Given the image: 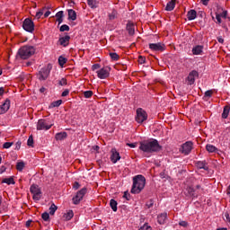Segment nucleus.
Wrapping results in <instances>:
<instances>
[{
  "label": "nucleus",
  "mask_w": 230,
  "mask_h": 230,
  "mask_svg": "<svg viewBox=\"0 0 230 230\" xmlns=\"http://www.w3.org/2000/svg\"><path fill=\"white\" fill-rule=\"evenodd\" d=\"M139 150L146 154H155L163 150V146L159 144L157 139L152 138L150 140H144L139 144Z\"/></svg>",
  "instance_id": "obj_1"
},
{
  "label": "nucleus",
  "mask_w": 230,
  "mask_h": 230,
  "mask_svg": "<svg viewBox=\"0 0 230 230\" xmlns=\"http://www.w3.org/2000/svg\"><path fill=\"white\" fill-rule=\"evenodd\" d=\"M146 184V179L145 176L138 174L133 177V185L131 188V193L133 195H137V193H141L143 190H145V185Z\"/></svg>",
  "instance_id": "obj_2"
},
{
  "label": "nucleus",
  "mask_w": 230,
  "mask_h": 230,
  "mask_svg": "<svg viewBox=\"0 0 230 230\" xmlns=\"http://www.w3.org/2000/svg\"><path fill=\"white\" fill-rule=\"evenodd\" d=\"M18 55L20 58L26 60L30 57H32V55H35V47L29 45L23 46L18 50Z\"/></svg>",
  "instance_id": "obj_3"
},
{
  "label": "nucleus",
  "mask_w": 230,
  "mask_h": 230,
  "mask_svg": "<svg viewBox=\"0 0 230 230\" xmlns=\"http://www.w3.org/2000/svg\"><path fill=\"white\" fill-rule=\"evenodd\" d=\"M51 65L49 64L47 66L42 67L37 74V78L40 82H46L47 78H49L51 73Z\"/></svg>",
  "instance_id": "obj_4"
},
{
  "label": "nucleus",
  "mask_w": 230,
  "mask_h": 230,
  "mask_svg": "<svg viewBox=\"0 0 230 230\" xmlns=\"http://www.w3.org/2000/svg\"><path fill=\"white\" fill-rule=\"evenodd\" d=\"M137 123H145L148 119V114L143 108L137 109V115L135 117Z\"/></svg>",
  "instance_id": "obj_5"
},
{
  "label": "nucleus",
  "mask_w": 230,
  "mask_h": 230,
  "mask_svg": "<svg viewBox=\"0 0 230 230\" xmlns=\"http://www.w3.org/2000/svg\"><path fill=\"white\" fill-rule=\"evenodd\" d=\"M22 28L25 31H28L29 33H33V31H35V23H33V21H31V19L27 18L23 21Z\"/></svg>",
  "instance_id": "obj_6"
},
{
  "label": "nucleus",
  "mask_w": 230,
  "mask_h": 230,
  "mask_svg": "<svg viewBox=\"0 0 230 230\" xmlns=\"http://www.w3.org/2000/svg\"><path fill=\"white\" fill-rule=\"evenodd\" d=\"M30 191L33 195V200H40V195L42 194V191H40V188H39V185L32 184L30 188Z\"/></svg>",
  "instance_id": "obj_7"
},
{
  "label": "nucleus",
  "mask_w": 230,
  "mask_h": 230,
  "mask_svg": "<svg viewBox=\"0 0 230 230\" xmlns=\"http://www.w3.org/2000/svg\"><path fill=\"white\" fill-rule=\"evenodd\" d=\"M87 193V188H83L79 191H77L76 195L73 198V202L75 206L77 204H80V201L83 200L84 197H85V194Z\"/></svg>",
  "instance_id": "obj_8"
},
{
  "label": "nucleus",
  "mask_w": 230,
  "mask_h": 230,
  "mask_svg": "<svg viewBox=\"0 0 230 230\" xmlns=\"http://www.w3.org/2000/svg\"><path fill=\"white\" fill-rule=\"evenodd\" d=\"M97 76L101 80H105V78H109L111 75V67L105 66L98 70L97 72Z\"/></svg>",
  "instance_id": "obj_9"
},
{
  "label": "nucleus",
  "mask_w": 230,
  "mask_h": 230,
  "mask_svg": "<svg viewBox=\"0 0 230 230\" xmlns=\"http://www.w3.org/2000/svg\"><path fill=\"white\" fill-rule=\"evenodd\" d=\"M51 127H53V124H48L46 119H40L38 120L36 128L37 130H49Z\"/></svg>",
  "instance_id": "obj_10"
},
{
  "label": "nucleus",
  "mask_w": 230,
  "mask_h": 230,
  "mask_svg": "<svg viewBox=\"0 0 230 230\" xmlns=\"http://www.w3.org/2000/svg\"><path fill=\"white\" fill-rule=\"evenodd\" d=\"M182 150V154H184V155H190V154H191V150H193V142L191 141H188L185 142L182 146H181Z\"/></svg>",
  "instance_id": "obj_11"
},
{
  "label": "nucleus",
  "mask_w": 230,
  "mask_h": 230,
  "mask_svg": "<svg viewBox=\"0 0 230 230\" xmlns=\"http://www.w3.org/2000/svg\"><path fill=\"white\" fill-rule=\"evenodd\" d=\"M149 49H151V51H164V49H166V46L161 42L150 43Z\"/></svg>",
  "instance_id": "obj_12"
},
{
  "label": "nucleus",
  "mask_w": 230,
  "mask_h": 230,
  "mask_svg": "<svg viewBox=\"0 0 230 230\" xmlns=\"http://www.w3.org/2000/svg\"><path fill=\"white\" fill-rule=\"evenodd\" d=\"M10 111V99H5L4 102L0 105V114H6Z\"/></svg>",
  "instance_id": "obj_13"
},
{
  "label": "nucleus",
  "mask_w": 230,
  "mask_h": 230,
  "mask_svg": "<svg viewBox=\"0 0 230 230\" xmlns=\"http://www.w3.org/2000/svg\"><path fill=\"white\" fill-rule=\"evenodd\" d=\"M121 159V156L119 155V153L117 152L116 148L111 149V161L113 163V164H116L118 161Z\"/></svg>",
  "instance_id": "obj_14"
},
{
  "label": "nucleus",
  "mask_w": 230,
  "mask_h": 230,
  "mask_svg": "<svg viewBox=\"0 0 230 230\" xmlns=\"http://www.w3.org/2000/svg\"><path fill=\"white\" fill-rule=\"evenodd\" d=\"M195 166L198 168V170H205V172H208L209 170V167L208 166V162H206V160L195 162Z\"/></svg>",
  "instance_id": "obj_15"
},
{
  "label": "nucleus",
  "mask_w": 230,
  "mask_h": 230,
  "mask_svg": "<svg viewBox=\"0 0 230 230\" xmlns=\"http://www.w3.org/2000/svg\"><path fill=\"white\" fill-rule=\"evenodd\" d=\"M196 76H199V72H197L196 70H193L191 71L188 77H187V80H188V84L189 85H193V84H195V77Z\"/></svg>",
  "instance_id": "obj_16"
},
{
  "label": "nucleus",
  "mask_w": 230,
  "mask_h": 230,
  "mask_svg": "<svg viewBox=\"0 0 230 230\" xmlns=\"http://www.w3.org/2000/svg\"><path fill=\"white\" fill-rule=\"evenodd\" d=\"M69 40H71V36L66 35L65 37L59 38L58 42L60 46L66 48V46H69Z\"/></svg>",
  "instance_id": "obj_17"
},
{
  "label": "nucleus",
  "mask_w": 230,
  "mask_h": 230,
  "mask_svg": "<svg viewBox=\"0 0 230 230\" xmlns=\"http://www.w3.org/2000/svg\"><path fill=\"white\" fill-rule=\"evenodd\" d=\"M202 53H204V46L196 45L192 48V54L193 55H202Z\"/></svg>",
  "instance_id": "obj_18"
},
{
  "label": "nucleus",
  "mask_w": 230,
  "mask_h": 230,
  "mask_svg": "<svg viewBox=\"0 0 230 230\" xmlns=\"http://www.w3.org/2000/svg\"><path fill=\"white\" fill-rule=\"evenodd\" d=\"M187 192L189 193L190 197H192L193 199H197L199 193V190L196 192V190L191 186L187 187Z\"/></svg>",
  "instance_id": "obj_19"
},
{
  "label": "nucleus",
  "mask_w": 230,
  "mask_h": 230,
  "mask_svg": "<svg viewBox=\"0 0 230 230\" xmlns=\"http://www.w3.org/2000/svg\"><path fill=\"white\" fill-rule=\"evenodd\" d=\"M175 3H177V0H171L167 3L165 6V11L166 12H172L175 8Z\"/></svg>",
  "instance_id": "obj_20"
},
{
  "label": "nucleus",
  "mask_w": 230,
  "mask_h": 230,
  "mask_svg": "<svg viewBox=\"0 0 230 230\" xmlns=\"http://www.w3.org/2000/svg\"><path fill=\"white\" fill-rule=\"evenodd\" d=\"M187 19L189 21H195L197 19V11L195 10H190L187 13Z\"/></svg>",
  "instance_id": "obj_21"
},
{
  "label": "nucleus",
  "mask_w": 230,
  "mask_h": 230,
  "mask_svg": "<svg viewBox=\"0 0 230 230\" xmlns=\"http://www.w3.org/2000/svg\"><path fill=\"white\" fill-rule=\"evenodd\" d=\"M127 30H128V35H134V33H136V25H134V23L128 22L127 24Z\"/></svg>",
  "instance_id": "obj_22"
},
{
  "label": "nucleus",
  "mask_w": 230,
  "mask_h": 230,
  "mask_svg": "<svg viewBox=\"0 0 230 230\" xmlns=\"http://www.w3.org/2000/svg\"><path fill=\"white\" fill-rule=\"evenodd\" d=\"M168 217V214L162 213L157 217L158 224L163 225L164 222H166V218Z\"/></svg>",
  "instance_id": "obj_23"
},
{
  "label": "nucleus",
  "mask_w": 230,
  "mask_h": 230,
  "mask_svg": "<svg viewBox=\"0 0 230 230\" xmlns=\"http://www.w3.org/2000/svg\"><path fill=\"white\" fill-rule=\"evenodd\" d=\"M87 4L90 6V8H93V10L98 8L99 2L98 0H87Z\"/></svg>",
  "instance_id": "obj_24"
},
{
  "label": "nucleus",
  "mask_w": 230,
  "mask_h": 230,
  "mask_svg": "<svg viewBox=\"0 0 230 230\" xmlns=\"http://www.w3.org/2000/svg\"><path fill=\"white\" fill-rule=\"evenodd\" d=\"M229 112H230V106L229 105L225 106L222 113L223 119H227V116H229Z\"/></svg>",
  "instance_id": "obj_25"
},
{
  "label": "nucleus",
  "mask_w": 230,
  "mask_h": 230,
  "mask_svg": "<svg viewBox=\"0 0 230 230\" xmlns=\"http://www.w3.org/2000/svg\"><path fill=\"white\" fill-rule=\"evenodd\" d=\"M66 137H67V132H60L56 134L57 141H62L63 139H66Z\"/></svg>",
  "instance_id": "obj_26"
},
{
  "label": "nucleus",
  "mask_w": 230,
  "mask_h": 230,
  "mask_svg": "<svg viewBox=\"0 0 230 230\" xmlns=\"http://www.w3.org/2000/svg\"><path fill=\"white\" fill-rule=\"evenodd\" d=\"M68 19L70 21H76V12L73 9L68 10Z\"/></svg>",
  "instance_id": "obj_27"
},
{
  "label": "nucleus",
  "mask_w": 230,
  "mask_h": 230,
  "mask_svg": "<svg viewBox=\"0 0 230 230\" xmlns=\"http://www.w3.org/2000/svg\"><path fill=\"white\" fill-rule=\"evenodd\" d=\"M206 150H207V152H209L210 154H213V152H218V148H217V146H215L211 144H208L206 146Z\"/></svg>",
  "instance_id": "obj_28"
},
{
  "label": "nucleus",
  "mask_w": 230,
  "mask_h": 230,
  "mask_svg": "<svg viewBox=\"0 0 230 230\" xmlns=\"http://www.w3.org/2000/svg\"><path fill=\"white\" fill-rule=\"evenodd\" d=\"M2 184H8V186H10V184H15V181L13 177L5 178L2 180Z\"/></svg>",
  "instance_id": "obj_29"
},
{
  "label": "nucleus",
  "mask_w": 230,
  "mask_h": 230,
  "mask_svg": "<svg viewBox=\"0 0 230 230\" xmlns=\"http://www.w3.org/2000/svg\"><path fill=\"white\" fill-rule=\"evenodd\" d=\"M110 206H111L112 211H114V212L118 211V201H116L115 199H111Z\"/></svg>",
  "instance_id": "obj_30"
},
{
  "label": "nucleus",
  "mask_w": 230,
  "mask_h": 230,
  "mask_svg": "<svg viewBox=\"0 0 230 230\" xmlns=\"http://www.w3.org/2000/svg\"><path fill=\"white\" fill-rule=\"evenodd\" d=\"M73 217H75V213L73 212V210H69L66 214L64 215L65 220H67V221L71 220Z\"/></svg>",
  "instance_id": "obj_31"
},
{
  "label": "nucleus",
  "mask_w": 230,
  "mask_h": 230,
  "mask_svg": "<svg viewBox=\"0 0 230 230\" xmlns=\"http://www.w3.org/2000/svg\"><path fill=\"white\" fill-rule=\"evenodd\" d=\"M62 105V100H58L50 103L49 109H53L55 107H60Z\"/></svg>",
  "instance_id": "obj_32"
},
{
  "label": "nucleus",
  "mask_w": 230,
  "mask_h": 230,
  "mask_svg": "<svg viewBox=\"0 0 230 230\" xmlns=\"http://www.w3.org/2000/svg\"><path fill=\"white\" fill-rule=\"evenodd\" d=\"M58 209V207L56 206L55 203H52L51 206L49 207V215H55V212Z\"/></svg>",
  "instance_id": "obj_33"
},
{
  "label": "nucleus",
  "mask_w": 230,
  "mask_h": 230,
  "mask_svg": "<svg viewBox=\"0 0 230 230\" xmlns=\"http://www.w3.org/2000/svg\"><path fill=\"white\" fill-rule=\"evenodd\" d=\"M66 63H67V58H64V57H62V56H60V57L58 58V64H59V66H60L61 67H64V65L66 64Z\"/></svg>",
  "instance_id": "obj_34"
},
{
  "label": "nucleus",
  "mask_w": 230,
  "mask_h": 230,
  "mask_svg": "<svg viewBox=\"0 0 230 230\" xmlns=\"http://www.w3.org/2000/svg\"><path fill=\"white\" fill-rule=\"evenodd\" d=\"M110 57H111V60H113V61H118V60H119V55H118V53H115V52H111L110 53Z\"/></svg>",
  "instance_id": "obj_35"
},
{
  "label": "nucleus",
  "mask_w": 230,
  "mask_h": 230,
  "mask_svg": "<svg viewBox=\"0 0 230 230\" xmlns=\"http://www.w3.org/2000/svg\"><path fill=\"white\" fill-rule=\"evenodd\" d=\"M44 10H46V7H43L42 9L36 13V19H40L44 15Z\"/></svg>",
  "instance_id": "obj_36"
},
{
  "label": "nucleus",
  "mask_w": 230,
  "mask_h": 230,
  "mask_svg": "<svg viewBox=\"0 0 230 230\" xmlns=\"http://www.w3.org/2000/svg\"><path fill=\"white\" fill-rule=\"evenodd\" d=\"M16 170H18V172H22V170H24V162H18L16 164Z\"/></svg>",
  "instance_id": "obj_37"
},
{
  "label": "nucleus",
  "mask_w": 230,
  "mask_h": 230,
  "mask_svg": "<svg viewBox=\"0 0 230 230\" xmlns=\"http://www.w3.org/2000/svg\"><path fill=\"white\" fill-rule=\"evenodd\" d=\"M118 16V12H116L115 10H113L111 12V13L109 14V19L111 21H114V19H116V17Z\"/></svg>",
  "instance_id": "obj_38"
},
{
  "label": "nucleus",
  "mask_w": 230,
  "mask_h": 230,
  "mask_svg": "<svg viewBox=\"0 0 230 230\" xmlns=\"http://www.w3.org/2000/svg\"><path fill=\"white\" fill-rule=\"evenodd\" d=\"M41 217H42V219H43L45 222H49V213L44 212V213L41 215Z\"/></svg>",
  "instance_id": "obj_39"
},
{
  "label": "nucleus",
  "mask_w": 230,
  "mask_h": 230,
  "mask_svg": "<svg viewBox=\"0 0 230 230\" xmlns=\"http://www.w3.org/2000/svg\"><path fill=\"white\" fill-rule=\"evenodd\" d=\"M70 28L67 24H63L59 28V31H69Z\"/></svg>",
  "instance_id": "obj_40"
},
{
  "label": "nucleus",
  "mask_w": 230,
  "mask_h": 230,
  "mask_svg": "<svg viewBox=\"0 0 230 230\" xmlns=\"http://www.w3.org/2000/svg\"><path fill=\"white\" fill-rule=\"evenodd\" d=\"M11 146H13V142H5L3 145V148H5V149L10 148Z\"/></svg>",
  "instance_id": "obj_41"
},
{
  "label": "nucleus",
  "mask_w": 230,
  "mask_h": 230,
  "mask_svg": "<svg viewBox=\"0 0 230 230\" xmlns=\"http://www.w3.org/2000/svg\"><path fill=\"white\" fill-rule=\"evenodd\" d=\"M211 96H213V90H208L205 92L204 98H211Z\"/></svg>",
  "instance_id": "obj_42"
},
{
  "label": "nucleus",
  "mask_w": 230,
  "mask_h": 230,
  "mask_svg": "<svg viewBox=\"0 0 230 230\" xmlns=\"http://www.w3.org/2000/svg\"><path fill=\"white\" fill-rule=\"evenodd\" d=\"M138 230H152V226H148V224H144Z\"/></svg>",
  "instance_id": "obj_43"
},
{
  "label": "nucleus",
  "mask_w": 230,
  "mask_h": 230,
  "mask_svg": "<svg viewBox=\"0 0 230 230\" xmlns=\"http://www.w3.org/2000/svg\"><path fill=\"white\" fill-rule=\"evenodd\" d=\"M84 98H91L93 96V91H85L84 92Z\"/></svg>",
  "instance_id": "obj_44"
},
{
  "label": "nucleus",
  "mask_w": 230,
  "mask_h": 230,
  "mask_svg": "<svg viewBox=\"0 0 230 230\" xmlns=\"http://www.w3.org/2000/svg\"><path fill=\"white\" fill-rule=\"evenodd\" d=\"M146 208L148 209H150V208H154V199H149L146 204Z\"/></svg>",
  "instance_id": "obj_45"
},
{
  "label": "nucleus",
  "mask_w": 230,
  "mask_h": 230,
  "mask_svg": "<svg viewBox=\"0 0 230 230\" xmlns=\"http://www.w3.org/2000/svg\"><path fill=\"white\" fill-rule=\"evenodd\" d=\"M27 145L28 146H33V137L30 136L28 140H27Z\"/></svg>",
  "instance_id": "obj_46"
},
{
  "label": "nucleus",
  "mask_w": 230,
  "mask_h": 230,
  "mask_svg": "<svg viewBox=\"0 0 230 230\" xmlns=\"http://www.w3.org/2000/svg\"><path fill=\"white\" fill-rule=\"evenodd\" d=\"M179 226H181V227H188L190 226V223H188V221H180Z\"/></svg>",
  "instance_id": "obj_47"
},
{
  "label": "nucleus",
  "mask_w": 230,
  "mask_h": 230,
  "mask_svg": "<svg viewBox=\"0 0 230 230\" xmlns=\"http://www.w3.org/2000/svg\"><path fill=\"white\" fill-rule=\"evenodd\" d=\"M57 19H62L64 18V11H59L56 13Z\"/></svg>",
  "instance_id": "obj_48"
},
{
  "label": "nucleus",
  "mask_w": 230,
  "mask_h": 230,
  "mask_svg": "<svg viewBox=\"0 0 230 230\" xmlns=\"http://www.w3.org/2000/svg\"><path fill=\"white\" fill-rule=\"evenodd\" d=\"M67 84V79L62 78L61 80L58 81V84L61 86H64Z\"/></svg>",
  "instance_id": "obj_49"
},
{
  "label": "nucleus",
  "mask_w": 230,
  "mask_h": 230,
  "mask_svg": "<svg viewBox=\"0 0 230 230\" xmlns=\"http://www.w3.org/2000/svg\"><path fill=\"white\" fill-rule=\"evenodd\" d=\"M145 62H146V58L143 57V56H139L138 57V63L145 64Z\"/></svg>",
  "instance_id": "obj_50"
},
{
  "label": "nucleus",
  "mask_w": 230,
  "mask_h": 230,
  "mask_svg": "<svg viewBox=\"0 0 230 230\" xmlns=\"http://www.w3.org/2000/svg\"><path fill=\"white\" fill-rule=\"evenodd\" d=\"M21 141L16 142L14 150H21Z\"/></svg>",
  "instance_id": "obj_51"
},
{
  "label": "nucleus",
  "mask_w": 230,
  "mask_h": 230,
  "mask_svg": "<svg viewBox=\"0 0 230 230\" xmlns=\"http://www.w3.org/2000/svg\"><path fill=\"white\" fill-rule=\"evenodd\" d=\"M101 66L100 64H94L92 66L93 71H96V69H100Z\"/></svg>",
  "instance_id": "obj_52"
},
{
  "label": "nucleus",
  "mask_w": 230,
  "mask_h": 230,
  "mask_svg": "<svg viewBox=\"0 0 230 230\" xmlns=\"http://www.w3.org/2000/svg\"><path fill=\"white\" fill-rule=\"evenodd\" d=\"M73 188L74 190H78V188H80V183L78 181H75Z\"/></svg>",
  "instance_id": "obj_53"
},
{
  "label": "nucleus",
  "mask_w": 230,
  "mask_h": 230,
  "mask_svg": "<svg viewBox=\"0 0 230 230\" xmlns=\"http://www.w3.org/2000/svg\"><path fill=\"white\" fill-rule=\"evenodd\" d=\"M69 95V90L68 89H66L63 93H62V94H61V96H63V97H66V96H68Z\"/></svg>",
  "instance_id": "obj_54"
},
{
  "label": "nucleus",
  "mask_w": 230,
  "mask_h": 230,
  "mask_svg": "<svg viewBox=\"0 0 230 230\" xmlns=\"http://www.w3.org/2000/svg\"><path fill=\"white\" fill-rule=\"evenodd\" d=\"M4 172H6V167H5L4 165H2V166L0 167V174L4 173Z\"/></svg>",
  "instance_id": "obj_55"
},
{
  "label": "nucleus",
  "mask_w": 230,
  "mask_h": 230,
  "mask_svg": "<svg viewBox=\"0 0 230 230\" xmlns=\"http://www.w3.org/2000/svg\"><path fill=\"white\" fill-rule=\"evenodd\" d=\"M130 197V194L127 193V192H124V195H123V198L126 199V200H130V199H128Z\"/></svg>",
  "instance_id": "obj_56"
},
{
  "label": "nucleus",
  "mask_w": 230,
  "mask_h": 230,
  "mask_svg": "<svg viewBox=\"0 0 230 230\" xmlns=\"http://www.w3.org/2000/svg\"><path fill=\"white\" fill-rule=\"evenodd\" d=\"M220 17H221L220 14L216 15V19H217V22H219V24L222 22V18H220Z\"/></svg>",
  "instance_id": "obj_57"
},
{
  "label": "nucleus",
  "mask_w": 230,
  "mask_h": 230,
  "mask_svg": "<svg viewBox=\"0 0 230 230\" xmlns=\"http://www.w3.org/2000/svg\"><path fill=\"white\" fill-rule=\"evenodd\" d=\"M200 2L202 3V4H204V6H208L209 0H200Z\"/></svg>",
  "instance_id": "obj_58"
},
{
  "label": "nucleus",
  "mask_w": 230,
  "mask_h": 230,
  "mask_svg": "<svg viewBox=\"0 0 230 230\" xmlns=\"http://www.w3.org/2000/svg\"><path fill=\"white\" fill-rule=\"evenodd\" d=\"M161 179H166V173L164 172H160Z\"/></svg>",
  "instance_id": "obj_59"
},
{
  "label": "nucleus",
  "mask_w": 230,
  "mask_h": 230,
  "mask_svg": "<svg viewBox=\"0 0 230 230\" xmlns=\"http://www.w3.org/2000/svg\"><path fill=\"white\" fill-rule=\"evenodd\" d=\"M31 220H28V221H26V223H25V227H30V226H31Z\"/></svg>",
  "instance_id": "obj_60"
},
{
  "label": "nucleus",
  "mask_w": 230,
  "mask_h": 230,
  "mask_svg": "<svg viewBox=\"0 0 230 230\" xmlns=\"http://www.w3.org/2000/svg\"><path fill=\"white\" fill-rule=\"evenodd\" d=\"M217 42H219V44H224V40L222 37H217Z\"/></svg>",
  "instance_id": "obj_61"
},
{
  "label": "nucleus",
  "mask_w": 230,
  "mask_h": 230,
  "mask_svg": "<svg viewBox=\"0 0 230 230\" xmlns=\"http://www.w3.org/2000/svg\"><path fill=\"white\" fill-rule=\"evenodd\" d=\"M220 16L226 19V17H227V11H224Z\"/></svg>",
  "instance_id": "obj_62"
},
{
  "label": "nucleus",
  "mask_w": 230,
  "mask_h": 230,
  "mask_svg": "<svg viewBox=\"0 0 230 230\" xmlns=\"http://www.w3.org/2000/svg\"><path fill=\"white\" fill-rule=\"evenodd\" d=\"M4 94V87H0V96H3Z\"/></svg>",
  "instance_id": "obj_63"
},
{
  "label": "nucleus",
  "mask_w": 230,
  "mask_h": 230,
  "mask_svg": "<svg viewBox=\"0 0 230 230\" xmlns=\"http://www.w3.org/2000/svg\"><path fill=\"white\" fill-rule=\"evenodd\" d=\"M130 148H136V144H127Z\"/></svg>",
  "instance_id": "obj_64"
}]
</instances>
